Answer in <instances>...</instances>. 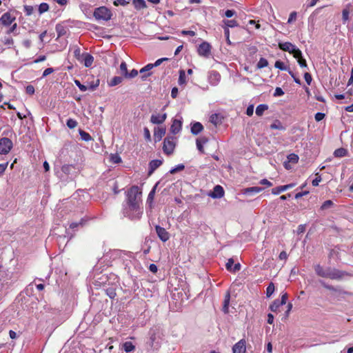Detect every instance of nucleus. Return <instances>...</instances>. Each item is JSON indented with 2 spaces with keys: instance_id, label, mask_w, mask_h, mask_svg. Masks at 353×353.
<instances>
[{
  "instance_id": "393cba45",
  "label": "nucleus",
  "mask_w": 353,
  "mask_h": 353,
  "mask_svg": "<svg viewBox=\"0 0 353 353\" xmlns=\"http://www.w3.org/2000/svg\"><path fill=\"white\" fill-rule=\"evenodd\" d=\"M165 134V128L158 127L154 128V137L155 141H159Z\"/></svg>"
},
{
  "instance_id": "ea45409f",
  "label": "nucleus",
  "mask_w": 353,
  "mask_h": 353,
  "mask_svg": "<svg viewBox=\"0 0 353 353\" xmlns=\"http://www.w3.org/2000/svg\"><path fill=\"white\" fill-rule=\"evenodd\" d=\"M270 128L280 130H284L285 129L281 121L279 120H276L273 123H272L270 125Z\"/></svg>"
},
{
  "instance_id": "a878e982",
  "label": "nucleus",
  "mask_w": 353,
  "mask_h": 353,
  "mask_svg": "<svg viewBox=\"0 0 353 353\" xmlns=\"http://www.w3.org/2000/svg\"><path fill=\"white\" fill-rule=\"evenodd\" d=\"M263 190V188L261 187L254 186L250 188H245L242 190V194L246 195H251L254 194L259 193Z\"/></svg>"
},
{
  "instance_id": "09e8293b",
  "label": "nucleus",
  "mask_w": 353,
  "mask_h": 353,
  "mask_svg": "<svg viewBox=\"0 0 353 353\" xmlns=\"http://www.w3.org/2000/svg\"><path fill=\"white\" fill-rule=\"evenodd\" d=\"M274 67L281 70H285V71L288 70H288H290L288 68H287L283 62H282L281 61H279V60H278L275 62Z\"/></svg>"
},
{
  "instance_id": "dca6fc26",
  "label": "nucleus",
  "mask_w": 353,
  "mask_h": 353,
  "mask_svg": "<svg viewBox=\"0 0 353 353\" xmlns=\"http://www.w3.org/2000/svg\"><path fill=\"white\" fill-rule=\"evenodd\" d=\"M167 118V114H152L150 117V122L154 124H161L163 123Z\"/></svg>"
},
{
  "instance_id": "1a4fd4ad",
  "label": "nucleus",
  "mask_w": 353,
  "mask_h": 353,
  "mask_svg": "<svg viewBox=\"0 0 353 353\" xmlns=\"http://www.w3.org/2000/svg\"><path fill=\"white\" fill-rule=\"evenodd\" d=\"M119 257L123 261V263L125 266V270L128 273H130L131 263L132 261L130 260L131 254L130 252H125L123 250L118 251Z\"/></svg>"
},
{
  "instance_id": "79ce46f5",
  "label": "nucleus",
  "mask_w": 353,
  "mask_h": 353,
  "mask_svg": "<svg viewBox=\"0 0 353 353\" xmlns=\"http://www.w3.org/2000/svg\"><path fill=\"white\" fill-rule=\"evenodd\" d=\"M100 81L99 79H96V81H93L92 82L88 83L87 85L88 87V90L91 91H94L97 89V88L99 85Z\"/></svg>"
},
{
  "instance_id": "49530a36",
  "label": "nucleus",
  "mask_w": 353,
  "mask_h": 353,
  "mask_svg": "<svg viewBox=\"0 0 353 353\" xmlns=\"http://www.w3.org/2000/svg\"><path fill=\"white\" fill-rule=\"evenodd\" d=\"M274 285L272 282H271L266 288V296L270 297L272 294L274 293Z\"/></svg>"
},
{
  "instance_id": "a211bd4d",
  "label": "nucleus",
  "mask_w": 353,
  "mask_h": 353,
  "mask_svg": "<svg viewBox=\"0 0 353 353\" xmlns=\"http://www.w3.org/2000/svg\"><path fill=\"white\" fill-rule=\"evenodd\" d=\"M119 72L121 77L125 79H130L132 77V70L128 71L127 64L125 61H122L119 66Z\"/></svg>"
},
{
  "instance_id": "a19ab883",
  "label": "nucleus",
  "mask_w": 353,
  "mask_h": 353,
  "mask_svg": "<svg viewBox=\"0 0 353 353\" xmlns=\"http://www.w3.org/2000/svg\"><path fill=\"white\" fill-rule=\"evenodd\" d=\"M226 26L223 27L224 29V34L226 39H228L230 37V31H229V27L234 28L236 27L238 23H225Z\"/></svg>"
},
{
  "instance_id": "0e129e2a",
  "label": "nucleus",
  "mask_w": 353,
  "mask_h": 353,
  "mask_svg": "<svg viewBox=\"0 0 353 353\" xmlns=\"http://www.w3.org/2000/svg\"><path fill=\"white\" fill-rule=\"evenodd\" d=\"M234 260L233 259L230 258L228 260V262L226 263V269L228 270V271H232V267H233V265H234Z\"/></svg>"
},
{
  "instance_id": "e2e57ef3",
  "label": "nucleus",
  "mask_w": 353,
  "mask_h": 353,
  "mask_svg": "<svg viewBox=\"0 0 353 353\" xmlns=\"http://www.w3.org/2000/svg\"><path fill=\"white\" fill-rule=\"evenodd\" d=\"M134 215L136 214V216L138 219H139L142 214V211L140 210L139 206H137V203L134 202Z\"/></svg>"
},
{
  "instance_id": "cd10ccee",
  "label": "nucleus",
  "mask_w": 353,
  "mask_h": 353,
  "mask_svg": "<svg viewBox=\"0 0 353 353\" xmlns=\"http://www.w3.org/2000/svg\"><path fill=\"white\" fill-rule=\"evenodd\" d=\"M230 301V292H227L223 301V312L225 314H228L229 312V305Z\"/></svg>"
},
{
  "instance_id": "58836bf2",
  "label": "nucleus",
  "mask_w": 353,
  "mask_h": 353,
  "mask_svg": "<svg viewBox=\"0 0 353 353\" xmlns=\"http://www.w3.org/2000/svg\"><path fill=\"white\" fill-rule=\"evenodd\" d=\"M178 83L180 85H185L186 83L185 72L183 70H179Z\"/></svg>"
},
{
  "instance_id": "338daca9",
  "label": "nucleus",
  "mask_w": 353,
  "mask_h": 353,
  "mask_svg": "<svg viewBox=\"0 0 353 353\" xmlns=\"http://www.w3.org/2000/svg\"><path fill=\"white\" fill-rule=\"evenodd\" d=\"M304 79L307 83V85H310L311 82L312 81V78L311 74L309 72H305L304 74Z\"/></svg>"
},
{
  "instance_id": "a18cd8bd",
  "label": "nucleus",
  "mask_w": 353,
  "mask_h": 353,
  "mask_svg": "<svg viewBox=\"0 0 353 353\" xmlns=\"http://www.w3.org/2000/svg\"><path fill=\"white\" fill-rule=\"evenodd\" d=\"M236 14V11L234 10H227L225 12H221V14L222 17H225L226 18H231L234 16H235Z\"/></svg>"
},
{
  "instance_id": "c756f323",
  "label": "nucleus",
  "mask_w": 353,
  "mask_h": 353,
  "mask_svg": "<svg viewBox=\"0 0 353 353\" xmlns=\"http://www.w3.org/2000/svg\"><path fill=\"white\" fill-rule=\"evenodd\" d=\"M158 184H159V183H157L154 185V186L152 188V189L151 190V191L150 192V193L148 196L147 203L150 205V208H152V205L153 200H154L155 192H156V189H157Z\"/></svg>"
},
{
  "instance_id": "6e6d98bb",
  "label": "nucleus",
  "mask_w": 353,
  "mask_h": 353,
  "mask_svg": "<svg viewBox=\"0 0 353 353\" xmlns=\"http://www.w3.org/2000/svg\"><path fill=\"white\" fill-rule=\"evenodd\" d=\"M74 83L81 92H85L86 90H88V87L87 85L81 84L79 80L75 79Z\"/></svg>"
},
{
  "instance_id": "6ab92c4d",
  "label": "nucleus",
  "mask_w": 353,
  "mask_h": 353,
  "mask_svg": "<svg viewBox=\"0 0 353 353\" xmlns=\"http://www.w3.org/2000/svg\"><path fill=\"white\" fill-rule=\"evenodd\" d=\"M81 62L83 63L86 68L90 67L94 61V57L92 55L88 52L82 53Z\"/></svg>"
},
{
  "instance_id": "2eb2a0df",
  "label": "nucleus",
  "mask_w": 353,
  "mask_h": 353,
  "mask_svg": "<svg viewBox=\"0 0 353 353\" xmlns=\"http://www.w3.org/2000/svg\"><path fill=\"white\" fill-rule=\"evenodd\" d=\"M156 232L159 236V238L163 241H167L170 238L169 233L166 231V230L159 225H156L155 227Z\"/></svg>"
},
{
  "instance_id": "ddd939ff",
  "label": "nucleus",
  "mask_w": 353,
  "mask_h": 353,
  "mask_svg": "<svg viewBox=\"0 0 353 353\" xmlns=\"http://www.w3.org/2000/svg\"><path fill=\"white\" fill-rule=\"evenodd\" d=\"M208 81L212 85H216L221 80V74L216 70H211L208 72Z\"/></svg>"
},
{
  "instance_id": "39448f33",
  "label": "nucleus",
  "mask_w": 353,
  "mask_h": 353,
  "mask_svg": "<svg viewBox=\"0 0 353 353\" xmlns=\"http://www.w3.org/2000/svg\"><path fill=\"white\" fill-rule=\"evenodd\" d=\"M76 173V168L73 165L65 164L63 165L59 171L57 172L58 177L61 181H68L72 179Z\"/></svg>"
},
{
  "instance_id": "c85d7f7f",
  "label": "nucleus",
  "mask_w": 353,
  "mask_h": 353,
  "mask_svg": "<svg viewBox=\"0 0 353 353\" xmlns=\"http://www.w3.org/2000/svg\"><path fill=\"white\" fill-rule=\"evenodd\" d=\"M207 142L208 139L205 137H201L196 139V148L201 153H204L203 144L206 143Z\"/></svg>"
},
{
  "instance_id": "7c9ffc66",
  "label": "nucleus",
  "mask_w": 353,
  "mask_h": 353,
  "mask_svg": "<svg viewBox=\"0 0 353 353\" xmlns=\"http://www.w3.org/2000/svg\"><path fill=\"white\" fill-rule=\"evenodd\" d=\"M56 30L58 34V37H60L67 34L68 29L61 23H57L56 26Z\"/></svg>"
},
{
  "instance_id": "6e6552de",
  "label": "nucleus",
  "mask_w": 353,
  "mask_h": 353,
  "mask_svg": "<svg viewBox=\"0 0 353 353\" xmlns=\"http://www.w3.org/2000/svg\"><path fill=\"white\" fill-rule=\"evenodd\" d=\"M13 147L12 141L7 137L0 139V154H7Z\"/></svg>"
},
{
  "instance_id": "de8ad7c7",
  "label": "nucleus",
  "mask_w": 353,
  "mask_h": 353,
  "mask_svg": "<svg viewBox=\"0 0 353 353\" xmlns=\"http://www.w3.org/2000/svg\"><path fill=\"white\" fill-rule=\"evenodd\" d=\"M122 349L124 350L126 352H130L132 351V341H126L122 345Z\"/></svg>"
},
{
  "instance_id": "bb28decb",
  "label": "nucleus",
  "mask_w": 353,
  "mask_h": 353,
  "mask_svg": "<svg viewBox=\"0 0 353 353\" xmlns=\"http://www.w3.org/2000/svg\"><path fill=\"white\" fill-rule=\"evenodd\" d=\"M125 78L121 76H115L110 81H108V85L110 87H113L121 83Z\"/></svg>"
},
{
  "instance_id": "aec40b11",
  "label": "nucleus",
  "mask_w": 353,
  "mask_h": 353,
  "mask_svg": "<svg viewBox=\"0 0 353 353\" xmlns=\"http://www.w3.org/2000/svg\"><path fill=\"white\" fill-rule=\"evenodd\" d=\"M163 163L161 159H154L149 163L148 175H151Z\"/></svg>"
},
{
  "instance_id": "680f3d73",
  "label": "nucleus",
  "mask_w": 353,
  "mask_h": 353,
  "mask_svg": "<svg viewBox=\"0 0 353 353\" xmlns=\"http://www.w3.org/2000/svg\"><path fill=\"white\" fill-rule=\"evenodd\" d=\"M49 8V6L48 5V3H42L39 5V13H43L45 12H46Z\"/></svg>"
},
{
  "instance_id": "864d4df0",
  "label": "nucleus",
  "mask_w": 353,
  "mask_h": 353,
  "mask_svg": "<svg viewBox=\"0 0 353 353\" xmlns=\"http://www.w3.org/2000/svg\"><path fill=\"white\" fill-rule=\"evenodd\" d=\"M285 191L283 185L278 186L272 189V194L274 195L279 194L281 192Z\"/></svg>"
},
{
  "instance_id": "9d476101",
  "label": "nucleus",
  "mask_w": 353,
  "mask_h": 353,
  "mask_svg": "<svg viewBox=\"0 0 353 353\" xmlns=\"http://www.w3.org/2000/svg\"><path fill=\"white\" fill-rule=\"evenodd\" d=\"M175 148V142L172 137H167L163 141V150L166 154H171L173 153Z\"/></svg>"
},
{
  "instance_id": "603ef678",
  "label": "nucleus",
  "mask_w": 353,
  "mask_h": 353,
  "mask_svg": "<svg viewBox=\"0 0 353 353\" xmlns=\"http://www.w3.org/2000/svg\"><path fill=\"white\" fill-rule=\"evenodd\" d=\"M77 124V121L73 119H68L66 122V125L70 129L74 128Z\"/></svg>"
},
{
  "instance_id": "7ed1b4c3",
  "label": "nucleus",
  "mask_w": 353,
  "mask_h": 353,
  "mask_svg": "<svg viewBox=\"0 0 353 353\" xmlns=\"http://www.w3.org/2000/svg\"><path fill=\"white\" fill-rule=\"evenodd\" d=\"M118 282V277L113 273L103 274L96 277L94 285L97 287H106L115 285Z\"/></svg>"
},
{
  "instance_id": "8fccbe9b",
  "label": "nucleus",
  "mask_w": 353,
  "mask_h": 353,
  "mask_svg": "<svg viewBox=\"0 0 353 353\" xmlns=\"http://www.w3.org/2000/svg\"><path fill=\"white\" fill-rule=\"evenodd\" d=\"M333 205H334V203L331 200H327L321 206V210H327V209L332 207Z\"/></svg>"
},
{
  "instance_id": "f3484780",
  "label": "nucleus",
  "mask_w": 353,
  "mask_h": 353,
  "mask_svg": "<svg viewBox=\"0 0 353 353\" xmlns=\"http://www.w3.org/2000/svg\"><path fill=\"white\" fill-rule=\"evenodd\" d=\"M245 341L244 339L240 340L232 347L233 353H245Z\"/></svg>"
},
{
  "instance_id": "412c9836",
  "label": "nucleus",
  "mask_w": 353,
  "mask_h": 353,
  "mask_svg": "<svg viewBox=\"0 0 353 353\" xmlns=\"http://www.w3.org/2000/svg\"><path fill=\"white\" fill-rule=\"evenodd\" d=\"M182 128V122L179 119H174L170 127V131L172 134H176L179 133Z\"/></svg>"
},
{
  "instance_id": "774afa93",
  "label": "nucleus",
  "mask_w": 353,
  "mask_h": 353,
  "mask_svg": "<svg viewBox=\"0 0 353 353\" xmlns=\"http://www.w3.org/2000/svg\"><path fill=\"white\" fill-rule=\"evenodd\" d=\"M34 91H35L34 88L32 85H28L26 88V92L28 94H30V95L33 94L34 93Z\"/></svg>"
},
{
  "instance_id": "37998d69",
  "label": "nucleus",
  "mask_w": 353,
  "mask_h": 353,
  "mask_svg": "<svg viewBox=\"0 0 353 353\" xmlns=\"http://www.w3.org/2000/svg\"><path fill=\"white\" fill-rule=\"evenodd\" d=\"M134 6L137 9H142L146 7L144 0H134Z\"/></svg>"
},
{
  "instance_id": "423d86ee",
  "label": "nucleus",
  "mask_w": 353,
  "mask_h": 353,
  "mask_svg": "<svg viewBox=\"0 0 353 353\" xmlns=\"http://www.w3.org/2000/svg\"><path fill=\"white\" fill-rule=\"evenodd\" d=\"M279 47L281 50L293 54L294 58H299L301 57V51L295 45L290 42L279 43Z\"/></svg>"
},
{
  "instance_id": "c03bdc74",
  "label": "nucleus",
  "mask_w": 353,
  "mask_h": 353,
  "mask_svg": "<svg viewBox=\"0 0 353 353\" xmlns=\"http://www.w3.org/2000/svg\"><path fill=\"white\" fill-rule=\"evenodd\" d=\"M268 65V61L266 59L261 57L260 58L259 62L257 63L256 67L259 69L263 68Z\"/></svg>"
},
{
  "instance_id": "5fc2aeb1",
  "label": "nucleus",
  "mask_w": 353,
  "mask_h": 353,
  "mask_svg": "<svg viewBox=\"0 0 353 353\" xmlns=\"http://www.w3.org/2000/svg\"><path fill=\"white\" fill-rule=\"evenodd\" d=\"M288 159L289 162L296 163L299 161V157L297 154L292 153L288 156Z\"/></svg>"
},
{
  "instance_id": "13d9d810",
  "label": "nucleus",
  "mask_w": 353,
  "mask_h": 353,
  "mask_svg": "<svg viewBox=\"0 0 353 353\" xmlns=\"http://www.w3.org/2000/svg\"><path fill=\"white\" fill-rule=\"evenodd\" d=\"M184 168H185V166H184L183 164H179L176 167L172 168L170 170V174H174V173L183 170Z\"/></svg>"
},
{
  "instance_id": "0eeeda50",
  "label": "nucleus",
  "mask_w": 353,
  "mask_h": 353,
  "mask_svg": "<svg viewBox=\"0 0 353 353\" xmlns=\"http://www.w3.org/2000/svg\"><path fill=\"white\" fill-rule=\"evenodd\" d=\"M94 16L97 20L108 21L111 19V11L105 6L96 8L94 12Z\"/></svg>"
},
{
  "instance_id": "f03ea898",
  "label": "nucleus",
  "mask_w": 353,
  "mask_h": 353,
  "mask_svg": "<svg viewBox=\"0 0 353 353\" xmlns=\"http://www.w3.org/2000/svg\"><path fill=\"white\" fill-rule=\"evenodd\" d=\"M125 201L122 204L121 214L123 217L132 220V186L128 188Z\"/></svg>"
},
{
  "instance_id": "69168bd1",
  "label": "nucleus",
  "mask_w": 353,
  "mask_h": 353,
  "mask_svg": "<svg viewBox=\"0 0 353 353\" xmlns=\"http://www.w3.org/2000/svg\"><path fill=\"white\" fill-rule=\"evenodd\" d=\"M325 117V114L323 112H317L316 113L314 118L316 121H321Z\"/></svg>"
},
{
  "instance_id": "e433bc0d",
  "label": "nucleus",
  "mask_w": 353,
  "mask_h": 353,
  "mask_svg": "<svg viewBox=\"0 0 353 353\" xmlns=\"http://www.w3.org/2000/svg\"><path fill=\"white\" fill-rule=\"evenodd\" d=\"M347 154V150L343 148H338L334 152V155L336 157H345Z\"/></svg>"
},
{
  "instance_id": "4be33fe9",
  "label": "nucleus",
  "mask_w": 353,
  "mask_h": 353,
  "mask_svg": "<svg viewBox=\"0 0 353 353\" xmlns=\"http://www.w3.org/2000/svg\"><path fill=\"white\" fill-rule=\"evenodd\" d=\"M203 130V126L200 122H193L191 123V133L197 135Z\"/></svg>"
},
{
  "instance_id": "5701e85b",
  "label": "nucleus",
  "mask_w": 353,
  "mask_h": 353,
  "mask_svg": "<svg viewBox=\"0 0 353 353\" xmlns=\"http://www.w3.org/2000/svg\"><path fill=\"white\" fill-rule=\"evenodd\" d=\"M88 24L90 26L88 28L89 30H97V34H99L100 36H101L102 37L105 38V37H110V35L107 34V32L103 29H102L101 28L99 27L96 24H94V23H88Z\"/></svg>"
},
{
  "instance_id": "f257e3e1",
  "label": "nucleus",
  "mask_w": 353,
  "mask_h": 353,
  "mask_svg": "<svg viewBox=\"0 0 353 353\" xmlns=\"http://www.w3.org/2000/svg\"><path fill=\"white\" fill-rule=\"evenodd\" d=\"M314 271L319 276L323 278H328L332 280L341 279L345 275L347 274L346 272L336 268H332L330 267L323 268L319 264L314 265Z\"/></svg>"
},
{
  "instance_id": "bf43d9fd",
  "label": "nucleus",
  "mask_w": 353,
  "mask_h": 353,
  "mask_svg": "<svg viewBox=\"0 0 353 353\" xmlns=\"http://www.w3.org/2000/svg\"><path fill=\"white\" fill-rule=\"evenodd\" d=\"M297 59V61L299 63V65H300V67L301 68H307V63H306V61L305 59L303 57V55L302 54H301V57H299V58H296Z\"/></svg>"
},
{
  "instance_id": "f8f14e48",
  "label": "nucleus",
  "mask_w": 353,
  "mask_h": 353,
  "mask_svg": "<svg viewBox=\"0 0 353 353\" xmlns=\"http://www.w3.org/2000/svg\"><path fill=\"white\" fill-rule=\"evenodd\" d=\"M287 299H288V294L283 293L281 295V301H279V299L274 300L273 301V303L270 305V310L274 312H277L279 308L281 305H285L286 303Z\"/></svg>"
},
{
  "instance_id": "4c0bfd02",
  "label": "nucleus",
  "mask_w": 353,
  "mask_h": 353,
  "mask_svg": "<svg viewBox=\"0 0 353 353\" xmlns=\"http://www.w3.org/2000/svg\"><path fill=\"white\" fill-rule=\"evenodd\" d=\"M14 19L9 12H6L0 18V22H12Z\"/></svg>"
},
{
  "instance_id": "20e7f679",
  "label": "nucleus",
  "mask_w": 353,
  "mask_h": 353,
  "mask_svg": "<svg viewBox=\"0 0 353 353\" xmlns=\"http://www.w3.org/2000/svg\"><path fill=\"white\" fill-rule=\"evenodd\" d=\"M148 344L154 350H157L161 345L162 331L159 327H154L149 332Z\"/></svg>"
},
{
  "instance_id": "72a5a7b5",
  "label": "nucleus",
  "mask_w": 353,
  "mask_h": 353,
  "mask_svg": "<svg viewBox=\"0 0 353 353\" xmlns=\"http://www.w3.org/2000/svg\"><path fill=\"white\" fill-rule=\"evenodd\" d=\"M210 121L217 125L221 123V116L219 114H212L210 117Z\"/></svg>"
},
{
  "instance_id": "2f4dec72",
  "label": "nucleus",
  "mask_w": 353,
  "mask_h": 353,
  "mask_svg": "<svg viewBox=\"0 0 353 353\" xmlns=\"http://www.w3.org/2000/svg\"><path fill=\"white\" fill-rule=\"evenodd\" d=\"M115 285L116 284L110 285V287H108L105 290L106 294L112 299H113L117 295Z\"/></svg>"
},
{
  "instance_id": "4468645a",
  "label": "nucleus",
  "mask_w": 353,
  "mask_h": 353,
  "mask_svg": "<svg viewBox=\"0 0 353 353\" xmlns=\"http://www.w3.org/2000/svg\"><path fill=\"white\" fill-rule=\"evenodd\" d=\"M224 190L222 186L216 185L214 186L213 191L208 194L209 196L212 199H220L224 196Z\"/></svg>"
},
{
  "instance_id": "f704fd0d",
  "label": "nucleus",
  "mask_w": 353,
  "mask_h": 353,
  "mask_svg": "<svg viewBox=\"0 0 353 353\" xmlns=\"http://www.w3.org/2000/svg\"><path fill=\"white\" fill-rule=\"evenodd\" d=\"M79 133L81 140H83L84 141H89L92 139V137L90 136V134L89 133L86 132L85 131H84L81 129L79 130Z\"/></svg>"
},
{
  "instance_id": "c9c22d12",
  "label": "nucleus",
  "mask_w": 353,
  "mask_h": 353,
  "mask_svg": "<svg viewBox=\"0 0 353 353\" xmlns=\"http://www.w3.org/2000/svg\"><path fill=\"white\" fill-rule=\"evenodd\" d=\"M268 109V105L266 104H260L256 108V114L258 116H262L263 112Z\"/></svg>"
},
{
  "instance_id": "4d7b16f0",
  "label": "nucleus",
  "mask_w": 353,
  "mask_h": 353,
  "mask_svg": "<svg viewBox=\"0 0 353 353\" xmlns=\"http://www.w3.org/2000/svg\"><path fill=\"white\" fill-rule=\"evenodd\" d=\"M130 2V0H114L113 2V4L116 6H125L129 4Z\"/></svg>"
},
{
  "instance_id": "9b49d317",
  "label": "nucleus",
  "mask_w": 353,
  "mask_h": 353,
  "mask_svg": "<svg viewBox=\"0 0 353 353\" xmlns=\"http://www.w3.org/2000/svg\"><path fill=\"white\" fill-rule=\"evenodd\" d=\"M211 46L206 41L202 42L197 50L198 54L205 58H209L211 54Z\"/></svg>"
},
{
  "instance_id": "3c124183",
  "label": "nucleus",
  "mask_w": 353,
  "mask_h": 353,
  "mask_svg": "<svg viewBox=\"0 0 353 353\" xmlns=\"http://www.w3.org/2000/svg\"><path fill=\"white\" fill-rule=\"evenodd\" d=\"M320 283L321 284V285L325 288V289L327 290H331V291H333V292H338V289L332 285H328L327 284L325 281H319Z\"/></svg>"
},
{
  "instance_id": "b1692460",
  "label": "nucleus",
  "mask_w": 353,
  "mask_h": 353,
  "mask_svg": "<svg viewBox=\"0 0 353 353\" xmlns=\"http://www.w3.org/2000/svg\"><path fill=\"white\" fill-rule=\"evenodd\" d=\"M153 68V65H152V63H148L143 68H142L139 70V73L143 74L141 76V79L144 80L146 77L151 75V72H150Z\"/></svg>"
},
{
  "instance_id": "473e14b6",
  "label": "nucleus",
  "mask_w": 353,
  "mask_h": 353,
  "mask_svg": "<svg viewBox=\"0 0 353 353\" xmlns=\"http://www.w3.org/2000/svg\"><path fill=\"white\" fill-rule=\"evenodd\" d=\"M88 219H85V218H82L79 222H73L70 224V228L72 230H75L78 228L79 226L83 227L85 225V223L87 222Z\"/></svg>"
},
{
  "instance_id": "052dcab7",
  "label": "nucleus",
  "mask_w": 353,
  "mask_h": 353,
  "mask_svg": "<svg viewBox=\"0 0 353 353\" xmlns=\"http://www.w3.org/2000/svg\"><path fill=\"white\" fill-rule=\"evenodd\" d=\"M110 161L114 163H119L121 161V159L117 154H113L110 156Z\"/></svg>"
}]
</instances>
